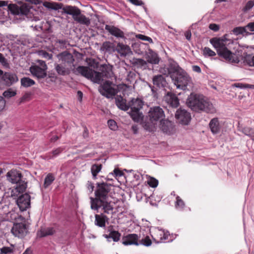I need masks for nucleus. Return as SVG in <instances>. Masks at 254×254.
Listing matches in <instances>:
<instances>
[{"mask_svg": "<svg viewBox=\"0 0 254 254\" xmlns=\"http://www.w3.org/2000/svg\"><path fill=\"white\" fill-rule=\"evenodd\" d=\"M95 191V197H90L91 208L98 210L101 208L104 213L111 214L114 207L108 201L111 185L106 183H97Z\"/></svg>", "mask_w": 254, "mask_h": 254, "instance_id": "1", "label": "nucleus"}, {"mask_svg": "<svg viewBox=\"0 0 254 254\" xmlns=\"http://www.w3.org/2000/svg\"><path fill=\"white\" fill-rule=\"evenodd\" d=\"M160 71L164 74L170 75L177 88L185 90L187 86L191 83V78L177 63L170 64L166 70L165 68H161Z\"/></svg>", "mask_w": 254, "mask_h": 254, "instance_id": "2", "label": "nucleus"}, {"mask_svg": "<svg viewBox=\"0 0 254 254\" xmlns=\"http://www.w3.org/2000/svg\"><path fill=\"white\" fill-rule=\"evenodd\" d=\"M225 34L221 38H213L210 40V43L216 49L218 55L230 63L237 64L240 62L239 57L229 50L226 46L233 42Z\"/></svg>", "mask_w": 254, "mask_h": 254, "instance_id": "3", "label": "nucleus"}, {"mask_svg": "<svg viewBox=\"0 0 254 254\" xmlns=\"http://www.w3.org/2000/svg\"><path fill=\"white\" fill-rule=\"evenodd\" d=\"M187 104L192 111L214 113L216 110L209 100L202 95L191 93L188 97Z\"/></svg>", "mask_w": 254, "mask_h": 254, "instance_id": "4", "label": "nucleus"}, {"mask_svg": "<svg viewBox=\"0 0 254 254\" xmlns=\"http://www.w3.org/2000/svg\"><path fill=\"white\" fill-rule=\"evenodd\" d=\"M59 63L54 64L55 69L58 75H66L70 74L74 66V59L73 55L66 51L62 52L56 56Z\"/></svg>", "mask_w": 254, "mask_h": 254, "instance_id": "5", "label": "nucleus"}, {"mask_svg": "<svg viewBox=\"0 0 254 254\" xmlns=\"http://www.w3.org/2000/svg\"><path fill=\"white\" fill-rule=\"evenodd\" d=\"M165 117L164 111L159 106H155L150 108L147 116V121L144 123L146 129L153 131L158 122L162 121Z\"/></svg>", "mask_w": 254, "mask_h": 254, "instance_id": "6", "label": "nucleus"}, {"mask_svg": "<svg viewBox=\"0 0 254 254\" xmlns=\"http://www.w3.org/2000/svg\"><path fill=\"white\" fill-rule=\"evenodd\" d=\"M62 10L63 13L71 15L73 20L80 24L89 26L91 23L90 18L82 14L81 10L77 6L65 5Z\"/></svg>", "mask_w": 254, "mask_h": 254, "instance_id": "7", "label": "nucleus"}, {"mask_svg": "<svg viewBox=\"0 0 254 254\" xmlns=\"http://www.w3.org/2000/svg\"><path fill=\"white\" fill-rule=\"evenodd\" d=\"M6 177L8 182L16 184L15 188L16 192H23L27 188V182L22 179V175L20 171L12 169L6 173Z\"/></svg>", "mask_w": 254, "mask_h": 254, "instance_id": "8", "label": "nucleus"}, {"mask_svg": "<svg viewBox=\"0 0 254 254\" xmlns=\"http://www.w3.org/2000/svg\"><path fill=\"white\" fill-rule=\"evenodd\" d=\"M143 105V101L138 98H133L128 102V109H131L129 114L134 121L140 122L142 121L143 116L140 110L142 109Z\"/></svg>", "mask_w": 254, "mask_h": 254, "instance_id": "9", "label": "nucleus"}, {"mask_svg": "<svg viewBox=\"0 0 254 254\" xmlns=\"http://www.w3.org/2000/svg\"><path fill=\"white\" fill-rule=\"evenodd\" d=\"M2 73L3 71L0 70V74H2L0 79V89L4 88L1 84L6 86H10L18 80L17 76L14 73L6 72L3 74Z\"/></svg>", "mask_w": 254, "mask_h": 254, "instance_id": "10", "label": "nucleus"}, {"mask_svg": "<svg viewBox=\"0 0 254 254\" xmlns=\"http://www.w3.org/2000/svg\"><path fill=\"white\" fill-rule=\"evenodd\" d=\"M112 82L106 81L99 88V92L107 98H112L118 93L117 88L112 86Z\"/></svg>", "mask_w": 254, "mask_h": 254, "instance_id": "11", "label": "nucleus"}, {"mask_svg": "<svg viewBox=\"0 0 254 254\" xmlns=\"http://www.w3.org/2000/svg\"><path fill=\"white\" fill-rule=\"evenodd\" d=\"M28 226L25 223H16L13 224L11 232L15 237L23 238L28 234Z\"/></svg>", "mask_w": 254, "mask_h": 254, "instance_id": "12", "label": "nucleus"}, {"mask_svg": "<svg viewBox=\"0 0 254 254\" xmlns=\"http://www.w3.org/2000/svg\"><path fill=\"white\" fill-rule=\"evenodd\" d=\"M40 66L38 65L31 66L30 71L31 74L38 78H43L46 77L47 66L45 62L39 61Z\"/></svg>", "mask_w": 254, "mask_h": 254, "instance_id": "13", "label": "nucleus"}, {"mask_svg": "<svg viewBox=\"0 0 254 254\" xmlns=\"http://www.w3.org/2000/svg\"><path fill=\"white\" fill-rule=\"evenodd\" d=\"M175 118L180 123L184 125H188L191 118L190 113L182 108L177 110Z\"/></svg>", "mask_w": 254, "mask_h": 254, "instance_id": "14", "label": "nucleus"}, {"mask_svg": "<svg viewBox=\"0 0 254 254\" xmlns=\"http://www.w3.org/2000/svg\"><path fill=\"white\" fill-rule=\"evenodd\" d=\"M7 8L14 14L27 15L31 6L27 3H23L20 7L15 4H10L8 5Z\"/></svg>", "mask_w": 254, "mask_h": 254, "instance_id": "15", "label": "nucleus"}, {"mask_svg": "<svg viewBox=\"0 0 254 254\" xmlns=\"http://www.w3.org/2000/svg\"><path fill=\"white\" fill-rule=\"evenodd\" d=\"M112 72L108 71H102V72H97L91 69L90 72V76L88 79H91L95 83L100 84L103 80V77H105L109 78L111 76Z\"/></svg>", "mask_w": 254, "mask_h": 254, "instance_id": "16", "label": "nucleus"}, {"mask_svg": "<svg viewBox=\"0 0 254 254\" xmlns=\"http://www.w3.org/2000/svg\"><path fill=\"white\" fill-rule=\"evenodd\" d=\"M17 204L21 211L26 210L30 207V196L26 193L18 197Z\"/></svg>", "mask_w": 254, "mask_h": 254, "instance_id": "17", "label": "nucleus"}, {"mask_svg": "<svg viewBox=\"0 0 254 254\" xmlns=\"http://www.w3.org/2000/svg\"><path fill=\"white\" fill-rule=\"evenodd\" d=\"M169 234L168 232H165L164 230L157 229L151 237L154 241L156 243H163L165 240L168 239Z\"/></svg>", "mask_w": 254, "mask_h": 254, "instance_id": "18", "label": "nucleus"}, {"mask_svg": "<svg viewBox=\"0 0 254 254\" xmlns=\"http://www.w3.org/2000/svg\"><path fill=\"white\" fill-rule=\"evenodd\" d=\"M138 239V235L129 234L122 237V243L124 246H139Z\"/></svg>", "mask_w": 254, "mask_h": 254, "instance_id": "19", "label": "nucleus"}, {"mask_svg": "<svg viewBox=\"0 0 254 254\" xmlns=\"http://www.w3.org/2000/svg\"><path fill=\"white\" fill-rule=\"evenodd\" d=\"M105 29L112 35L118 38H125L124 32L118 27L112 25H106Z\"/></svg>", "mask_w": 254, "mask_h": 254, "instance_id": "20", "label": "nucleus"}, {"mask_svg": "<svg viewBox=\"0 0 254 254\" xmlns=\"http://www.w3.org/2000/svg\"><path fill=\"white\" fill-rule=\"evenodd\" d=\"M116 50L122 57H126L132 54L131 49L128 46L121 43L117 44Z\"/></svg>", "mask_w": 254, "mask_h": 254, "instance_id": "21", "label": "nucleus"}, {"mask_svg": "<svg viewBox=\"0 0 254 254\" xmlns=\"http://www.w3.org/2000/svg\"><path fill=\"white\" fill-rule=\"evenodd\" d=\"M165 100L173 108H177L179 105V101L177 96L170 92L167 93L165 96Z\"/></svg>", "mask_w": 254, "mask_h": 254, "instance_id": "22", "label": "nucleus"}, {"mask_svg": "<svg viewBox=\"0 0 254 254\" xmlns=\"http://www.w3.org/2000/svg\"><path fill=\"white\" fill-rule=\"evenodd\" d=\"M160 123V129L164 132L170 133L173 128V124L172 122L164 119Z\"/></svg>", "mask_w": 254, "mask_h": 254, "instance_id": "23", "label": "nucleus"}, {"mask_svg": "<svg viewBox=\"0 0 254 254\" xmlns=\"http://www.w3.org/2000/svg\"><path fill=\"white\" fill-rule=\"evenodd\" d=\"M56 232V230L54 227L41 228L37 231V235L39 237H44L54 235Z\"/></svg>", "mask_w": 254, "mask_h": 254, "instance_id": "24", "label": "nucleus"}, {"mask_svg": "<svg viewBox=\"0 0 254 254\" xmlns=\"http://www.w3.org/2000/svg\"><path fill=\"white\" fill-rule=\"evenodd\" d=\"M152 82L153 85L158 88L164 87L167 84L165 78L160 74L154 76L152 78Z\"/></svg>", "mask_w": 254, "mask_h": 254, "instance_id": "25", "label": "nucleus"}, {"mask_svg": "<svg viewBox=\"0 0 254 254\" xmlns=\"http://www.w3.org/2000/svg\"><path fill=\"white\" fill-rule=\"evenodd\" d=\"M91 70V69L88 67L79 66L74 70L73 72L76 74H80L88 79L90 76Z\"/></svg>", "mask_w": 254, "mask_h": 254, "instance_id": "26", "label": "nucleus"}, {"mask_svg": "<svg viewBox=\"0 0 254 254\" xmlns=\"http://www.w3.org/2000/svg\"><path fill=\"white\" fill-rule=\"evenodd\" d=\"M145 59L148 63L151 64H158L160 61L158 55L151 50L146 54Z\"/></svg>", "mask_w": 254, "mask_h": 254, "instance_id": "27", "label": "nucleus"}, {"mask_svg": "<svg viewBox=\"0 0 254 254\" xmlns=\"http://www.w3.org/2000/svg\"><path fill=\"white\" fill-rule=\"evenodd\" d=\"M95 224L100 227H104L109 218L104 214H95Z\"/></svg>", "mask_w": 254, "mask_h": 254, "instance_id": "28", "label": "nucleus"}, {"mask_svg": "<svg viewBox=\"0 0 254 254\" xmlns=\"http://www.w3.org/2000/svg\"><path fill=\"white\" fill-rule=\"evenodd\" d=\"M139 245H142L146 247H149L152 244V241L149 235H145L143 233H140L138 235Z\"/></svg>", "mask_w": 254, "mask_h": 254, "instance_id": "29", "label": "nucleus"}, {"mask_svg": "<svg viewBox=\"0 0 254 254\" xmlns=\"http://www.w3.org/2000/svg\"><path fill=\"white\" fill-rule=\"evenodd\" d=\"M211 132L213 134L217 133L220 129V126L218 118L212 119L209 124Z\"/></svg>", "mask_w": 254, "mask_h": 254, "instance_id": "30", "label": "nucleus"}, {"mask_svg": "<svg viewBox=\"0 0 254 254\" xmlns=\"http://www.w3.org/2000/svg\"><path fill=\"white\" fill-rule=\"evenodd\" d=\"M121 236V233L117 231H111L108 235H104V237L107 239L108 242H110V239H112L114 242H118Z\"/></svg>", "mask_w": 254, "mask_h": 254, "instance_id": "31", "label": "nucleus"}, {"mask_svg": "<svg viewBox=\"0 0 254 254\" xmlns=\"http://www.w3.org/2000/svg\"><path fill=\"white\" fill-rule=\"evenodd\" d=\"M116 104L119 108L124 111L128 110V104L126 103V100L121 96H117L115 98Z\"/></svg>", "mask_w": 254, "mask_h": 254, "instance_id": "32", "label": "nucleus"}, {"mask_svg": "<svg viewBox=\"0 0 254 254\" xmlns=\"http://www.w3.org/2000/svg\"><path fill=\"white\" fill-rule=\"evenodd\" d=\"M16 249L13 245H10V247H3L0 249V254H13L16 252Z\"/></svg>", "mask_w": 254, "mask_h": 254, "instance_id": "33", "label": "nucleus"}, {"mask_svg": "<svg viewBox=\"0 0 254 254\" xmlns=\"http://www.w3.org/2000/svg\"><path fill=\"white\" fill-rule=\"evenodd\" d=\"M21 86L24 87H31L35 84V82L29 77H24L20 80Z\"/></svg>", "mask_w": 254, "mask_h": 254, "instance_id": "34", "label": "nucleus"}, {"mask_svg": "<svg viewBox=\"0 0 254 254\" xmlns=\"http://www.w3.org/2000/svg\"><path fill=\"white\" fill-rule=\"evenodd\" d=\"M102 169L101 164H94L91 166V171L94 179H96L98 173L100 172Z\"/></svg>", "mask_w": 254, "mask_h": 254, "instance_id": "35", "label": "nucleus"}, {"mask_svg": "<svg viewBox=\"0 0 254 254\" xmlns=\"http://www.w3.org/2000/svg\"><path fill=\"white\" fill-rule=\"evenodd\" d=\"M55 180V177L53 176L52 174L49 173L46 177L44 183V187L45 188H48Z\"/></svg>", "mask_w": 254, "mask_h": 254, "instance_id": "36", "label": "nucleus"}, {"mask_svg": "<svg viewBox=\"0 0 254 254\" xmlns=\"http://www.w3.org/2000/svg\"><path fill=\"white\" fill-rule=\"evenodd\" d=\"M241 131L246 135H247L251 138L254 137V128L249 127H245L242 129Z\"/></svg>", "mask_w": 254, "mask_h": 254, "instance_id": "37", "label": "nucleus"}, {"mask_svg": "<svg viewBox=\"0 0 254 254\" xmlns=\"http://www.w3.org/2000/svg\"><path fill=\"white\" fill-rule=\"evenodd\" d=\"M101 50L108 52H111L114 50V47L112 43L110 42H105L103 43L101 47Z\"/></svg>", "mask_w": 254, "mask_h": 254, "instance_id": "38", "label": "nucleus"}, {"mask_svg": "<svg viewBox=\"0 0 254 254\" xmlns=\"http://www.w3.org/2000/svg\"><path fill=\"white\" fill-rule=\"evenodd\" d=\"M16 94V91L15 90H13L12 88H9L3 93L2 95L5 98H9L14 96Z\"/></svg>", "mask_w": 254, "mask_h": 254, "instance_id": "39", "label": "nucleus"}, {"mask_svg": "<svg viewBox=\"0 0 254 254\" xmlns=\"http://www.w3.org/2000/svg\"><path fill=\"white\" fill-rule=\"evenodd\" d=\"M203 55L205 57H213L216 55V53L208 47H205L202 50Z\"/></svg>", "mask_w": 254, "mask_h": 254, "instance_id": "40", "label": "nucleus"}, {"mask_svg": "<svg viewBox=\"0 0 254 254\" xmlns=\"http://www.w3.org/2000/svg\"><path fill=\"white\" fill-rule=\"evenodd\" d=\"M233 32L236 35L247 33L246 27H237L233 29Z\"/></svg>", "mask_w": 254, "mask_h": 254, "instance_id": "41", "label": "nucleus"}, {"mask_svg": "<svg viewBox=\"0 0 254 254\" xmlns=\"http://www.w3.org/2000/svg\"><path fill=\"white\" fill-rule=\"evenodd\" d=\"M132 64L134 65L143 66L147 64V62L141 59H133L132 60Z\"/></svg>", "mask_w": 254, "mask_h": 254, "instance_id": "42", "label": "nucleus"}, {"mask_svg": "<svg viewBox=\"0 0 254 254\" xmlns=\"http://www.w3.org/2000/svg\"><path fill=\"white\" fill-rule=\"evenodd\" d=\"M254 6V0H249L246 3L245 6L244 7L242 10L244 12H246L250 10V9H251Z\"/></svg>", "mask_w": 254, "mask_h": 254, "instance_id": "43", "label": "nucleus"}, {"mask_svg": "<svg viewBox=\"0 0 254 254\" xmlns=\"http://www.w3.org/2000/svg\"><path fill=\"white\" fill-rule=\"evenodd\" d=\"M175 206L177 208L182 209L185 206V203L183 200L179 196L176 197V202Z\"/></svg>", "mask_w": 254, "mask_h": 254, "instance_id": "44", "label": "nucleus"}, {"mask_svg": "<svg viewBox=\"0 0 254 254\" xmlns=\"http://www.w3.org/2000/svg\"><path fill=\"white\" fill-rule=\"evenodd\" d=\"M67 41L65 40H57L56 41L57 46L61 49L66 48Z\"/></svg>", "mask_w": 254, "mask_h": 254, "instance_id": "45", "label": "nucleus"}, {"mask_svg": "<svg viewBox=\"0 0 254 254\" xmlns=\"http://www.w3.org/2000/svg\"><path fill=\"white\" fill-rule=\"evenodd\" d=\"M64 150V148L62 147H58L56 149L53 150L51 152V154H52V156H49L50 158H53L58 156Z\"/></svg>", "mask_w": 254, "mask_h": 254, "instance_id": "46", "label": "nucleus"}, {"mask_svg": "<svg viewBox=\"0 0 254 254\" xmlns=\"http://www.w3.org/2000/svg\"><path fill=\"white\" fill-rule=\"evenodd\" d=\"M148 184L152 188H156L158 185V181L155 178L151 177L148 180Z\"/></svg>", "mask_w": 254, "mask_h": 254, "instance_id": "47", "label": "nucleus"}, {"mask_svg": "<svg viewBox=\"0 0 254 254\" xmlns=\"http://www.w3.org/2000/svg\"><path fill=\"white\" fill-rule=\"evenodd\" d=\"M136 37L143 41H148L150 43H153L152 39L149 37L142 34H137L136 35Z\"/></svg>", "mask_w": 254, "mask_h": 254, "instance_id": "48", "label": "nucleus"}, {"mask_svg": "<svg viewBox=\"0 0 254 254\" xmlns=\"http://www.w3.org/2000/svg\"><path fill=\"white\" fill-rule=\"evenodd\" d=\"M108 125L112 130H115L118 128L116 122L113 120H109L108 121Z\"/></svg>", "mask_w": 254, "mask_h": 254, "instance_id": "49", "label": "nucleus"}, {"mask_svg": "<svg viewBox=\"0 0 254 254\" xmlns=\"http://www.w3.org/2000/svg\"><path fill=\"white\" fill-rule=\"evenodd\" d=\"M234 86L236 87L240 88H253L254 87V85H250V84H243V83H235L234 84Z\"/></svg>", "mask_w": 254, "mask_h": 254, "instance_id": "50", "label": "nucleus"}, {"mask_svg": "<svg viewBox=\"0 0 254 254\" xmlns=\"http://www.w3.org/2000/svg\"><path fill=\"white\" fill-rule=\"evenodd\" d=\"M86 187L89 193H92L93 192L94 188L93 183L90 181H88L86 185Z\"/></svg>", "mask_w": 254, "mask_h": 254, "instance_id": "51", "label": "nucleus"}, {"mask_svg": "<svg viewBox=\"0 0 254 254\" xmlns=\"http://www.w3.org/2000/svg\"><path fill=\"white\" fill-rule=\"evenodd\" d=\"M0 63L3 65V66H8V63L7 62L6 60L4 57L3 55L1 53H0Z\"/></svg>", "mask_w": 254, "mask_h": 254, "instance_id": "52", "label": "nucleus"}, {"mask_svg": "<svg viewBox=\"0 0 254 254\" xmlns=\"http://www.w3.org/2000/svg\"><path fill=\"white\" fill-rule=\"evenodd\" d=\"M41 55L43 56V57L47 59L48 60L52 59V55L51 54H49L46 52L44 51H41Z\"/></svg>", "mask_w": 254, "mask_h": 254, "instance_id": "53", "label": "nucleus"}, {"mask_svg": "<svg viewBox=\"0 0 254 254\" xmlns=\"http://www.w3.org/2000/svg\"><path fill=\"white\" fill-rule=\"evenodd\" d=\"M129 1L135 5H142L143 4L142 1L140 0H129Z\"/></svg>", "mask_w": 254, "mask_h": 254, "instance_id": "54", "label": "nucleus"}, {"mask_svg": "<svg viewBox=\"0 0 254 254\" xmlns=\"http://www.w3.org/2000/svg\"><path fill=\"white\" fill-rule=\"evenodd\" d=\"M209 27L211 30L214 31H217L219 29V26L216 24H210Z\"/></svg>", "mask_w": 254, "mask_h": 254, "instance_id": "55", "label": "nucleus"}, {"mask_svg": "<svg viewBox=\"0 0 254 254\" xmlns=\"http://www.w3.org/2000/svg\"><path fill=\"white\" fill-rule=\"evenodd\" d=\"M5 104V100L3 99V97L0 96V110H2L4 108Z\"/></svg>", "mask_w": 254, "mask_h": 254, "instance_id": "56", "label": "nucleus"}, {"mask_svg": "<svg viewBox=\"0 0 254 254\" xmlns=\"http://www.w3.org/2000/svg\"><path fill=\"white\" fill-rule=\"evenodd\" d=\"M246 28H248L250 31L254 32V22H250L247 24Z\"/></svg>", "mask_w": 254, "mask_h": 254, "instance_id": "57", "label": "nucleus"}, {"mask_svg": "<svg viewBox=\"0 0 254 254\" xmlns=\"http://www.w3.org/2000/svg\"><path fill=\"white\" fill-rule=\"evenodd\" d=\"M82 136L84 138H87L89 137V132L86 127H84Z\"/></svg>", "mask_w": 254, "mask_h": 254, "instance_id": "58", "label": "nucleus"}, {"mask_svg": "<svg viewBox=\"0 0 254 254\" xmlns=\"http://www.w3.org/2000/svg\"><path fill=\"white\" fill-rule=\"evenodd\" d=\"M185 36L188 40H190L191 39V33L190 30H188L185 33Z\"/></svg>", "mask_w": 254, "mask_h": 254, "instance_id": "59", "label": "nucleus"}, {"mask_svg": "<svg viewBox=\"0 0 254 254\" xmlns=\"http://www.w3.org/2000/svg\"><path fill=\"white\" fill-rule=\"evenodd\" d=\"M192 68L193 71L197 73H200L201 71V68L198 65H193Z\"/></svg>", "mask_w": 254, "mask_h": 254, "instance_id": "60", "label": "nucleus"}, {"mask_svg": "<svg viewBox=\"0 0 254 254\" xmlns=\"http://www.w3.org/2000/svg\"><path fill=\"white\" fill-rule=\"evenodd\" d=\"M30 95L29 94H25L21 98V102H24V101L28 100L30 97Z\"/></svg>", "mask_w": 254, "mask_h": 254, "instance_id": "61", "label": "nucleus"}, {"mask_svg": "<svg viewBox=\"0 0 254 254\" xmlns=\"http://www.w3.org/2000/svg\"><path fill=\"white\" fill-rule=\"evenodd\" d=\"M114 173L116 176H121L123 175L122 172L117 169H114Z\"/></svg>", "mask_w": 254, "mask_h": 254, "instance_id": "62", "label": "nucleus"}, {"mask_svg": "<svg viewBox=\"0 0 254 254\" xmlns=\"http://www.w3.org/2000/svg\"><path fill=\"white\" fill-rule=\"evenodd\" d=\"M248 64L250 66H254V56L253 57V58L250 60H249Z\"/></svg>", "mask_w": 254, "mask_h": 254, "instance_id": "63", "label": "nucleus"}, {"mask_svg": "<svg viewBox=\"0 0 254 254\" xmlns=\"http://www.w3.org/2000/svg\"><path fill=\"white\" fill-rule=\"evenodd\" d=\"M131 129L132 131H133L134 133H136L137 132L138 130V127L137 126H132L131 127Z\"/></svg>", "mask_w": 254, "mask_h": 254, "instance_id": "64", "label": "nucleus"}]
</instances>
